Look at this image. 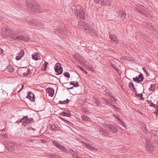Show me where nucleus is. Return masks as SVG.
<instances>
[{
  "label": "nucleus",
  "mask_w": 158,
  "mask_h": 158,
  "mask_svg": "<svg viewBox=\"0 0 158 158\" xmlns=\"http://www.w3.org/2000/svg\"><path fill=\"white\" fill-rule=\"evenodd\" d=\"M86 24L83 21L80 20L78 22V25L79 28L83 29L84 25H85Z\"/></svg>",
  "instance_id": "nucleus-23"
},
{
  "label": "nucleus",
  "mask_w": 158,
  "mask_h": 158,
  "mask_svg": "<svg viewBox=\"0 0 158 158\" xmlns=\"http://www.w3.org/2000/svg\"><path fill=\"white\" fill-rule=\"evenodd\" d=\"M30 70H27V71L26 72H24V76H27L30 73Z\"/></svg>",
  "instance_id": "nucleus-37"
},
{
  "label": "nucleus",
  "mask_w": 158,
  "mask_h": 158,
  "mask_svg": "<svg viewBox=\"0 0 158 158\" xmlns=\"http://www.w3.org/2000/svg\"><path fill=\"white\" fill-rule=\"evenodd\" d=\"M75 15L77 16L80 17L82 19L85 18V14L84 12L83 8L79 6L75 10Z\"/></svg>",
  "instance_id": "nucleus-2"
},
{
  "label": "nucleus",
  "mask_w": 158,
  "mask_h": 158,
  "mask_svg": "<svg viewBox=\"0 0 158 158\" xmlns=\"http://www.w3.org/2000/svg\"><path fill=\"white\" fill-rule=\"evenodd\" d=\"M30 40V38L29 36L27 35H24L23 36V38L22 40L25 41H27Z\"/></svg>",
  "instance_id": "nucleus-30"
},
{
  "label": "nucleus",
  "mask_w": 158,
  "mask_h": 158,
  "mask_svg": "<svg viewBox=\"0 0 158 158\" xmlns=\"http://www.w3.org/2000/svg\"><path fill=\"white\" fill-rule=\"evenodd\" d=\"M135 10L141 14L147 16L148 15L147 10L143 6L140 4L135 6Z\"/></svg>",
  "instance_id": "nucleus-1"
},
{
  "label": "nucleus",
  "mask_w": 158,
  "mask_h": 158,
  "mask_svg": "<svg viewBox=\"0 0 158 158\" xmlns=\"http://www.w3.org/2000/svg\"><path fill=\"white\" fill-rule=\"evenodd\" d=\"M7 69L8 71L10 73L13 72L14 70L13 66L11 65H8Z\"/></svg>",
  "instance_id": "nucleus-27"
},
{
  "label": "nucleus",
  "mask_w": 158,
  "mask_h": 158,
  "mask_svg": "<svg viewBox=\"0 0 158 158\" xmlns=\"http://www.w3.org/2000/svg\"><path fill=\"white\" fill-rule=\"evenodd\" d=\"M152 106H153L155 108H157V111H158V106L154 104H152Z\"/></svg>",
  "instance_id": "nucleus-44"
},
{
  "label": "nucleus",
  "mask_w": 158,
  "mask_h": 158,
  "mask_svg": "<svg viewBox=\"0 0 158 158\" xmlns=\"http://www.w3.org/2000/svg\"><path fill=\"white\" fill-rule=\"evenodd\" d=\"M28 24L29 25L39 28H41L43 26L41 22L37 19L30 20L28 22Z\"/></svg>",
  "instance_id": "nucleus-3"
},
{
  "label": "nucleus",
  "mask_w": 158,
  "mask_h": 158,
  "mask_svg": "<svg viewBox=\"0 0 158 158\" xmlns=\"http://www.w3.org/2000/svg\"><path fill=\"white\" fill-rule=\"evenodd\" d=\"M70 153L73 156L75 154V152L73 150H69Z\"/></svg>",
  "instance_id": "nucleus-40"
},
{
  "label": "nucleus",
  "mask_w": 158,
  "mask_h": 158,
  "mask_svg": "<svg viewBox=\"0 0 158 158\" xmlns=\"http://www.w3.org/2000/svg\"><path fill=\"white\" fill-rule=\"evenodd\" d=\"M18 36L17 32L15 31H11L10 32L9 37L11 39L17 40Z\"/></svg>",
  "instance_id": "nucleus-11"
},
{
  "label": "nucleus",
  "mask_w": 158,
  "mask_h": 158,
  "mask_svg": "<svg viewBox=\"0 0 158 158\" xmlns=\"http://www.w3.org/2000/svg\"><path fill=\"white\" fill-rule=\"evenodd\" d=\"M142 69H143V70L144 71H145V72H146V68H145L143 67V68H142Z\"/></svg>",
  "instance_id": "nucleus-50"
},
{
  "label": "nucleus",
  "mask_w": 158,
  "mask_h": 158,
  "mask_svg": "<svg viewBox=\"0 0 158 158\" xmlns=\"http://www.w3.org/2000/svg\"><path fill=\"white\" fill-rule=\"evenodd\" d=\"M10 31L6 28H3L2 29L1 34L3 37L8 38L9 36Z\"/></svg>",
  "instance_id": "nucleus-9"
},
{
  "label": "nucleus",
  "mask_w": 158,
  "mask_h": 158,
  "mask_svg": "<svg viewBox=\"0 0 158 158\" xmlns=\"http://www.w3.org/2000/svg\"><path fill=\"white\" fill-rule=\"evenodd\" d=\"M54 68L55 72L58 75H60L62 73V69L60 63H56L55 65Z\"/></svg>",
  "instance_id": "nucleus-6"
},
{
  "label": "nucleus",
  "mask_w": 158,
  "mask_h": 158,
  "mask_svg": "<svg viewBox=\"0 0 158 158\" xmlns=\"http://www.w3.org/2000/svg\"><path fill=\"white\" fill-rule=\"evenodd\" d=\"M48 64V63L47 62H45V63L44 64V69L43 70L44 71H45L46 69L47 66V65Z\"/></svg>",
  "instance_id": "nucleus-34"
},
{
  "label": "nucleus",
  "mask_w": 158,
  "mask_h": 158,
  "mask_svg": "<svg viewBox=\"0 0 158 158\" xmlns=\"http://www.w3.org/2000/svg\"><path fill=\"white\" fill-rule=\"evenodd\" d=\"M22 62H21V65H25L26 62V60H22Z\"/></svg>",
  "instance_id": "nucleus-42"
},
{
  "label": "nucleus",
  "mask_w": 158,
  "mask_h": 158,
  "mask_svg": "<svg viewBox=\"0 0 158 158\" xmlns=\"http://www.w3.org/2000/svg\"><path fill=\"white\" fill-rule=\"evenodd\" d=\"M84 145L87 146V148L90 149L94 150L95 149L93 143L87 139H85L84 142Z\"/></svg>",
  "instance_id": "nucleus-7"
},
{
  "label": "nucleus",
  "mask_w": 158,
  "mask_h": 158,
  "mask_svg": "<svg viewBox=\"0 0 158 158\" xmlns=\"http://www.w3.org/2000/svg\"><path fill=\"white\" fill-rule=\"evenodd\" d=\"M156 86L154 85H151L149 89L151 91L154 90Z\"/></svg>",
  "instance_id": "nucleus-33"
},
{
  "label": "nucleus",
  "mask_w": 158,
  "mask_h": 158,
  "mask_svg": "<svg viewBox=\"0 0 158 158\" xmlns=\"http://www.w3.org/2000/svg\"><path fill=\"white\" fill-rule=\"evenodd\" d=\"M59 115H62L63 116H65L66 117H69L71 116V113L69 112L67 113L64 112H63L59 114Z\"/></svg>",
  "instance_id": "nucleus-25"
},
{
  "label": "nucleus",
  "mask_w": 158,
  "mask_h": 158,
  "mask_svg": "<svg viewBox=\"0 0 158 158\" xmlns=\"http://www.w3.org/2000/svg\"><path fill=\"white\" fill-rule=\"evenodd\" d=\"M103 127L107 130H110V131L114 133H116L118 131V129L116 127L112 125L108 124L103 125Z\"/></svg>",
  "instance_id": "nucleus-4"
},
{
  "label": "nucleus",
  "mask_w": 158,
  "mask_h": 158,
  "mask_svg": "<svg viewBox=\"0 0 158 158\" xmlns=\"http://www.w3.org/2000/svg\"><path fill=\"white\" fill-rule=\"evenodd\" d=\"M27 129L28 130H29L31 129L33 131H35V129H34L33 128H31L30 127L29 128V129L28 128H27Z\"/></svg>",
  "instance_id": "nucleus-49"
},
{
  "label": "nucleus",
  "mask_w": 158,
  "mask_h": 158,
  "mask_svg": "<svg viewBox=\"0 0 158 158\" xmlns=\"http://www.w3.org/2000/svg\"><path fill=\"white\" fill-rule=\"evenodd\" d=\"M46 92L49 94V95L51 97L53 95L54 93V91L52 88H49L46 90Z\"/></svg>",
  "instance_id": "nucleus-21"
},
{
  "label": "nucleus",
  "mask_w": 158,
  "mask_h": 158,
  "mask_svg": "<svg viewBox=\"0 0 158 158\" xmlns=\"http://www.w3.org/2000/svg\"><path fill=\"white\" fill-rule=\"evenodd\" d=\"M32 57L33 59L36 60H40L41 58L40 54L37 53H35L32 54Z\"/></svg>",
  "instance_id": "nucleus-16"
},
{
  "label": "nucleus",
  "mask_w": 158,
  "mask_h": 158,
  "mask_svg": "<svg viewBox=\"0 0 158 158\" xmlns=\"http://www.w3.org/2000/svg\"><path fill=\"white\" fill-rule=\"evenodd\" d=\"M23 86H24V85H22V88H23Z\"/></svg>",
  "instance_id": "nucleus-53"
},
{
  "label": "nucleus",
  "mask_w": 158,
  "mask_h": 158,
  "mask_svg": "<svg viewBox=\"0 0 158 158\" xmlns=\"http://www.w3.org/2000/svg\"><path fill=\"white\" fill-rule=\"evenodd\" d=\"M65 102H66L65 103H68L69 102V101L68 100V99H67V100H66L65 101Z\"/></svg>",
  "instance_id": "nucleus-51"
},
{
  "label": "nucleus",
  "mask_w": 158,
  "mask_h": 158,
  "mask_svg": "<svg viewBox=\"0 0 158 158\" xmlns=\"http://www.w3.org/2000/svg\"><path fill=\"white\" fill-rule=\"evenodd\" d=\"M59 118H61L62 120L64 121L65 122H66V123H69L67 120H65L64 118H62L61 116H59Z\"/></svg>",
  "instance_id": "nucleus-41"
},
{
  "label": "nucleus",
  "mask_w": 158,
  "mask_h": 158,
  "mask_svg": "<svg viewBox=\"0 0 158 158\" xmlns=\"http://www.w3.org/2000/svg\"><path fill=\"white\" fill-rule=\"evenodd\" d=\"M142 25L151 31L154 29V27L152 26L151 24L148 22H143L142 23Z\"/></svg>",
  "instance_id": "nucleus-12"
},
{
  "label": "nucleus",
  "mask_w": 158,
  "mask_h": 158,
  "mask_svg": "<svg viewBox=\"0 0 158 158\" xmlns=\"http://www.w3.org/2000/svg\"><path fill=\"white\" fill-rule=\"evenodd\" d=\"M42 11V9L41 7L39 5L35 6L34 10L33 12L37 13L41 12Z\"/></svg>",
  "instance_id": "nucleus-19"
},
{
  "label": "nucleus",
  "mask_w": 158,
  "mask_h": 158,
  "mask_svg": "<svg viewBox=\"0 0 158 158\" xmlns=\"http://www.w3.org/2000/svg\"><path fill=\"white\" fill-rule=\"evenodd\" d=\"M113 115H114V117H116V118H117V119H118V120H119V118H118V116L117 115H116V114H114Z\"/></svg>",
  "instance_id": "nucleus-47"
},
{
  "label": "nucleus",
  "mask_w": 158,
  "mask_h": 158,
  "mask_svg": "<svg viewBox=\"0 0 158 158\" xmlns=\"http://www.w3.org/2000/svg\"><path fill=\"white\" fill-rule=\"evenodd\" d=\"M84 30L86 32H89L90 30L91 27L87 24H86L85 25H84Z\"/></svg>",
  "instance_id": "nucleus-24"
},
{
  "label": "nucleus",
  "mask_w": 158,
  "mask_h": 158,
  "mask_svg": "<svg viewBox=\"0 0 158 158\" xmlns=\"http://www.w3.org/2000/svg\"><path fill=\"white\" fill-rule=\"evenodd\" d=\"M56 128V127L54 125H53L51 127V128L53 130H55Z\"/></svg>",
  "instance_id": "nucleus-45"
},
{
  "label": "nucleus",
  "mask_w": 158,
  "mask_h": 158,
  "mask_svg": "<svg viewBox=\"0 0 158 158\" xmlns=\"http://www.w3.org/2000/svg\"><path fill=\"white\" fill-rule=\"evenodd\" d=\"M5 131V130H4V129H2V130H1V131Z\"/></svg>",
  "instance_id": "nucleus-52"
},
{
  "label": "nucleus",
  "mask_w": 158,
  "mask_h": 158,
  "mask_svg": "<svg viewBox=\"0 0 158 158\" xmlns=\"http://www.w3.org/2000/svg\"><path fill=\"white\" fill-rule=\"evenodd\" d=\"M27 98L31 101H34L35 100V96L34 94L31 92H29L28 94Z\"/></svg>",
  "instance_id": "nucleus-17"
},
{
  "label": "nucleus",
  "mask_w": 158,
  "mask_h": 158,
  "mask_svg": "<svg viewBox=\"0 0 158 158\" xmlns=\"http://www.w3.org/2000/svg\"><path fill=\"white\" fill-rule=\"evenodd\" d=\"M94 2L97 4H100L102 6H109L111 3L110 0H94Z\"/></svg>",
  "instance_id": "nucleus-5"
},
{
  "label": "nucleus",
  "mask_w": 158,
  "mask_h": 158,
  "mask_svg": "<svg viewBox=\"0 0 158 158\" xmlns=\"http://www.w3.org/2000/svg\"><path fill=\"white\" fill-rule=\"evenodd\" d=\"M3 52V50L0 48V54H2Z\"/></svg>",
  "instance_id": "nucleus-46"
},
{
  "label": "nucleus",
  "mask_w": 158,
  "mask_h": 158,
  "mask_svg": "<svg viewBox=\"0 0 158 158\" xmlns=\"http://www.w3.org/2000/svg\"><path fill=\"white\" fill-rule=\"evenodd\" d=\"M35 6L33 3L29 2L27 6V8L28 10L33 12Z\"/></svg>",
  "instance_id": "nucleus-14"
},
{
  "label": "nucleus",
  "mask_w": 158,
  "mask_h": 158,
  "mask_svg": "<svg viewBox=\"0 0 158 158\" xmlns=\"http://www.w3.org/2000/svg\"><path fill=\"white\" fill-rule=\"evenodd\" d=\"M109 38L110 40H112L113 42H115L116 44H118V40L117 38L115 35H110Z\"/></svg>",
  "instance_id": "nucleus-22"
},
{
  "label": "nucleus",
  "mask_w": 158,
  "mask_h": 158,
  "mask_svg": "<svg viewBox=\"0 0 158 158\" xmlns=\"http://www.w3.org/2000/svg\"><path fill=\"white\" fill-rule=\"evenodd\" d=\"M58 31L60 34L62 35H63L64 33V30L63 28L59 29Z\"/></svg>",
  "instance_id": "nucleus-32"
},
{
  "label": "nucleus",
  "mask_w": 158,
  "mask_h": 158,
  "mask_svg": "<svg viewBox=\"0 0 158 158\" xmlns=\"http://www.w3.org/2000/svg\"><path fill=\"white\" fill-rule=\"evenodd\" d=\"M2 136L4 138H7V135L6 133L2 134Z\"/></svg>",
  "instance_id": "nucleus-43"
},
{
  "label": "nucleus",
  "mask_w": 158,
  "mask_h": 158,
  "mask_svg": "<svg viewBox=\"0 0 158 158\" xmlns=\"http://www.w3.org/2000/svg\"><path fill=\"white\" fill-rule=\"evenodd\" d=\"M23 35H18L17 40H22Z\"/></svg>",
  "instance_id": "nucleus-36"
},
{
  "label": "nucleus",
  "mask_w": 158,
  "mask_h": 158,
  "mask_svg": "<svg viewBox=\"0 0 158 158\" xmlns=\"http://www.w3.org/2000/svg\"><path fill=\"white\" fill-rule=\"evenodd\" d=\"M100 133L103 135H109V133L104 129H101V130H100Z\"/></svg>",
  "instance_id": "nucleus-28"
},
{
  "label": "nucleus",
  "mask_w": 158,
  "mask_h": 158,
  "mask_svg": "<svg viewBox=\"0 0 158 158\" xmlns=\"http://www.w3.org/2000/svg\"><path fill=\"white\" fill-rule=\"evenodd\" d=\"M32 120L33 119L32 118L27 119V117H24L23 118H22L20 121H17V122L19 123L23 121L22 124L23 125L25 126L28 123H29L30 121H32Z\"/></svg>",
  "instance_id": "nucleus-8"
},
{
  "label": "nucleus",
  "mask_w": 158,
  "mask_h": 158,
  "mask_svg": "<svg viewBox=\"0 0 158 158\" xmlns=\"http://www.w3.org/2000/svg\"><path fill=\"white\" fill-rule=\"evenodd\" d=\"M70 85H73L74 87L77 86H79V83L78 82L75 83L74 82H71L70 83Z\"/></svg>",
  "instance_id": "nucleus-31"
},
{
  "label": "nucleus",
  "mask_w": 158,
  "mask_h": 158,
  "mask_svg": "<svg viewBox=\"0 0 158 158\" xmlns=\"http://www.w3.org/2000/svg\"><path fill=\"white\" fill-rule=\"evenodd\" d=\"M143 77L140 74L138 76V77H135L133 78V80L136 81L140 82L143 81Z\"/></svg>",
  "instance_id": "nucleus-20"
},
{
  "label": "nucleus",
  "mask_w": 158,
  "mask_h": 158,
  "mask_svg": "<svg viewBox=\"0 0 158 158\" xmlns=\"http://www.w3.org/2000/svg\"><path fill=\"white\" fill-rule=\"evenodd\" d=\"M24 55V51L22 49L20 50L19 54H17L15 57V59L16 60H19Z\"/></svg>",
  "instance_id": "nucleus-15"
},
{
  "label": "nucleus",
  "mask_w": 158,
  "mask_h": 158,
  "mask_svg": "<svg viewBox=\"0 0 158 158\" xmlns=\"http://www.w3.org/2000/svg\"><path fill=\"white\" fill-rule=\"evenodd\" d=\"M53 144L56 147L61 150L62 151L65 152H68V151L66 150V148L59 143L56 142H53Z\"/></svg>",
  "instance_id": "nucleus-10"
},
{
  "label": "nucleus",
  "mask_w": 158,
  "mask_h": 158,
  "mask_svg": "<svg viewBox=\"0 0 158 158\" xmlns=\"http://www.w3.org/2000/svg\"><path fill=\"white\" fill-rule=\"evenodd\" d=\"M78 67L82 71H84L86 74H87L88 73L85 69H83V68L80 66H78Z\"/></svg>",
  "instance_id": "nucleus-38"
},
{
  "label": "nucleus",
  "mask_w": 158,
  "mask_h": 158,
  "mask_svg": "<svg viewBox=\"0 0 158 158\" xmlns=\"http://www.w3.org/2000/svg\"><path fill=\"white\" fill-rule=\"evenodd\" d=\"M151 148V146L148 143L146 144V148L147 151H149V152H151L152 150V149Z\"/></svg>",
  "instance_id": "nucleus-29"
},
{
  "label": "nucleus",
  "mask_w": 158,
  "mask_h": 158,
  "mask_svg": "<svg viewBox=\"0 0 158 158\" xmlns=\"http://www.w3.org/2000/svg\"><path fill=\"white\" fill-rule=\"evenodd\" d=\"M119 15L121 18V20L123 21H126V20L125 19L126 16L125 12L123 10H120L119 11Z\"/></svg>",
  "instance_id": "nucleus-18"
},
{
  "label": "nucleus",
  "mask_w": 158,
  "mask_h": 158,
  "mask_svg": "<svg viewBox=\"0 0 158 158\" xmlns=\"http://www.w3.org/2000/svg\"><path fill=\"white\" fill-rule=\"evenodd\" d=\"M129 87L131 89H132V88H133L134 89H135V88L134 87V85L133 83H131V82L129 83Z\"/></svg>",
  "instance_id": "nucleus-35"
},
{
  "label": "nucleus",
  "mask_w": 158,
  "mask_h": 158,
  "mask_svg": "<svg viewBox=\"0 0 158 158\" xmlns=\"http://www.w3.org/2000/svg\"><path fill=\"white\" fill-rule=\"evenodd\" d=\"M88 68L89 69H90V70H91V69H92V70L93 71V67L92 66H88Z\"/></svg>",
  "instance_id": "nucleus-48"
},
{
  "label": "nucleus",
  "mask_w": 158,
  "mask_h": 158,
  "mask_svg": "<svg viewBox=\"0 0 158 158\" xmlns=\"http://www.w3.org/2000/svg\"><path fill=\"white\" fill-rule=\"evenodd\" d=\"M64 76L68 78H69L70 77V75L68 73H66L64 74Z\"/></svg>",
  "instance_id": "nucleus-39"
},
{
  "label": "nucleus",
  "mask_w": 158,
  "mask_h": 158,
  "mask_svg": "<svg viewBox=\"0 0 158 158\" xmlns=\"http://www.w3.org/2000/svg\"><path fill=\"white\" fill-rule=\"evenodd\" d=\"M82 119L84 122H87V121H90V118L87 116L85 115L82 116Z\"/></svg>",
  "instance_id": "nucleus-26"
},
{
  "label": "nucleus",
  "mask_w": 158,
  "mask_h": 158,
  "mask_svg": "<svg viewBox=\"0 0 158 158\" xmlns=\"http://www.w3.org/2000/svg\"><path fill=\"white\" fill-rule=\"evenodd\" d=\"M15 145L12 143H9L6 146L7 150L10 152H13L15 150Z\"/></svg>",
  "instance_id": "nucleus-13"
}]
</instances>
